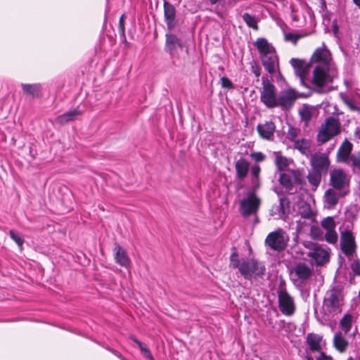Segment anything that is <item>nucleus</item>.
Here are the masks:
<instances>
[{
	"label": "nucleus",
	"mask_w": 360,
	"mask_h": 360,
	"mask_svg": "<svg viewBox=\"0 0 360 360\" xmlns=\"http://www.w3.org/2000/svg\"><path fill=\"white\" fill-rule=\"evenodd\" d=\"M243 20L246 25L254 30H258V21L255 15H252L248 13H245L242 15Z\"/></svg>",
	"instance_id": "36"
},
{
	"label": "nucleus",
	"mask_w": 360,
	"mask_h": 360,
	"mask_svg": "<svg viewBox=\"0 0 360 360\" xmlns=\"http://www.w3.org/2000/svg\"><path fill=\"white\" fill-rule=\"evenodd\" d=\"M8 234H9L11 238L21 249L25 243V239H24L22 235L15 230H10L8 232Z\"/></svg>",
	"instance_id": "37"
},
{
	"label": "nucleus",
	"mask_w": 360,
	"mask_h": 360,
	"mask_svg": "<svg viewBox=\"0 0 360 360\" xmlns=\"http://www.w3.org/2000/svg\"><path fill=\"white\" fill-rule=\"evenodd\" d=\"M278 307L282 314L286 316H292L295 311V304L293 297L288 291H284L278 295Z\"/></svg>",
	"instance_id": "12"
},
{
	"label": "nucleus",
	"mask_w": 360,
	"mask_h": 360,
	"mask_svg": "<svg viewBox=\"0 0 360 360\" xmlns=\"http://www.w3.org/2000/svg\"><path fill=\"white\" fill-rule=\"evenodd\" d=\"M332 30L335 37L339 38V25L338 20L335 18L332 21Z\"/></svg>",
	"instance_id": "53"
},
{
	"label": "nucleus",
	"mask_w": 360,
	"mask_h": 360,
	"mask_svg": "<svg viewBox=\"0 0 360 360\" xmlns=\"http://www.w3.org/2000/svg\"><path fill=\"white\" fill-rule=\"evenodd\" d=\"M322 337L314 333L307 334L306 337V342L309 349L313 352H320L321 349V342Z\"/></svg>",
	"instance_id": "26"
},
{
	"label": "nucleus",
	"mask_w": 360,
	"mask_h": 360,
	"mask_svg": "<svg viewBox=\"0 0 360 360\" xmlns=\"http://www.w3.org/2000/svg\"><path fill=\"white\" fill-rule=\"evenodd\" d=\"M277 79L279 81H283L285 82V79L283 77V75L281 74V72L280 71H278V77H277Z\"/></svg>",
	"instance_id": "62"
},
{
	"label": "nucleus",
	"mask_w": 360,
	"mask_h": 360,
	"mask_svg": "<svg viewBox=\"0 0 360 360\" xmlns=\"http://www.w3.org/2000/svg\"><path fill=\"white\" fill-rule=\"evenodd\" d=\"M340 248L347 256L352 255L356 250L354 237L351 231H345L340 235Z\"/></svg>",
	"instance_id": "15"
},
{
	"label": "nucleus",
	"mask_w": 360,
	"mask_h": 360,
	"mask_svg": "<svg viewBox=\"0 0 360 360\" xmlns=\"http://www.w3.org/2000/svg\"><path fill=\"white\" fill-rule=\"evenodd\" d=\"M322 174L312 171L309 172L307 178L309 184L312 186V190L316 191L321 181Z\"/></svg>",
	"instance_id": "32"
},
{
	"label": "nucleus",
	"mask_w": 360,
	"mask_h": 360,
	"mask_svg": "<svg viewBox=\"0 0 360 360\" xmlns=\"http://www.w3.org/2000/svg\"><path fill=\"white\" fill-rule=\"evenodd\" d=\"M298 214L304 219H311L313 212L310 205L307 202H302L298 205Z\"/></svg>",
	"instance_id": "33"
},
{
	"label": "nucleus",
	"mask_w": 360,
	"mask_h": 360,
	"mask_svg": "<svg viewBox=\"0 0 360 360\" xmlns=\"http://www.w3.org/2000/svg\"><path fill=\"white\" fill-rule=\"evenodd\" d=\"M301 296L303 299L307 300L309 297L310 291L309 289L300 288Z\"/></svg>",
	"instance_id": "58"
},
{
	"label": "nucleus",
	"mask_w": 360,
	"mask_h": 360,
	"mask_svg": "<svg viewBox=\"0 0 360 360\" xmlns=\"http://www.w3.org/2000/svg\"><path fill=\"white\" fill-rule=\"evenodd\" d=\"M236 177L243 180L248 175L250 169V162L245 158H240L235 162Z\"/></svg>",
	"instance_id": "21"
},
{
	"label": "nucleus",
	"mask_w": 360,
	"mask_h": 360,
	"mask_svg": "<svg viewBox=\"0 0 360 360\" xmlns=\"http://www.w3.org/2000/svg\"><path fill=\"white\" fill-rule=\"evenodd\" d=\"M341 288L337 285L326 292L323 298V306L329 312L336 311L340 308Z\"/></svg>",
	"instance_id": "11"
},
{
	"label": "nucleus",
	"mask_w": 360,
	"mask_h": 360,
	"mask_svg": "<svg viewBox=\"0 0 360 360\" xmlns=\"http://www.w3.org/2000/svg\"><path fill=\"white\" fill-rule=\"evenodd\" d=\"M254 45L259 52L264 69L269 74L275 73L276 68H279V58L275 47L264 37L258 38Z\"/></svg>",
	"instance_id": "3"
},
{
	"label": "nucleus",
	"mask_w": 360,
	"mask_h": 360,
	"mask_svg": "<svg viewBox=\"0 0 360 360\" xmlns=\"http://www.w3.org/2000/svg\"><path fill=\"white\" fill-rule=\"evenodd\" d=\"M221 84L223 88H226L229 89H232L234 88L233 82L225 76L221 78Z\"/></svg>",
	"instance_id": "46"
},
{
	"label": "nucleus",
	"mask_w": 360,
	"mask_h": 360,
	"mask_svg": "<svg viewBox=\"0 0 360 360\" xmlns=\"http://www.w3.org/2000/svg\"><path fill=\"white\" fill-rule=\"evenodd\" d=\"M349 345L348 341L342 336L341 332H337L333 338V346L340 352L347 350Z\"/></svg>",
	"instance_id": "27"
},
{
	"label": "nucleus",
	"mask_w": 360,
	"mask_h": 360,
	"mask_svg": "<svg viewBox=\"0 0 360 360\" xmlns=\"http://www.w3.org/2000/svg\"><path fill=\"white\" fill-rule=\"evenodd\" d=\"M164 20L169 31L173 30L178 24L176 19V10L174 6L169 1H164Z\"/></svg>",
	"instance_id": "14"
},
{
	"label": "nucleus",
	"mask_w": 360,
	"mask_h": 360,
	"mask_svg": "<svg viewBox=\"0 0 360 360\" xmlns=\"http://www.w3.org/2000/svg\"><path fill=\"white\" fill-rule=\"evenodd\" d=\"M344 102L352 110L360 111V108L358 105H356L352 99H350V98L345 99Z\"/></svg>",
	"instance_id": "51"
},
{
	"label": "nucleus",
	"mask_w": 360,
	"mask_h": 360,
	"mask_svg": "<svg viewBox=\"0 0 360 360\" xmlns=\"http://www.w3.org/2000/svg\"><path fill=\"white\" fill-rule=\"evenodd\" d=\"M310 96V92L308 94H300L292 88L281 90L276 98V107H281L283 111H289L293 107L297 98H307Z\"/></svg>",
	"instance_id": "5"
},
{
	"label": "nucleus",
	"mask_w": 360,
	"mask_h": 360,
	"mask_svg": "<svg viewBox=\"0 0 360 360\" xmlns=\"http://www.w3.org/2000/svg\"><path fill=\"white\" fill-rule=\"evenodd\" d=\"M352 325V316L349 314H345L340 321V328L344 331L345 334H347L349 332Z\"/></svg>",
	"instance_id": "34"
},
{
	"label": "nucleus",
	"mask_w": 360,
	"mask_h": 360,
	"mask_svg": "<svg viewBox=\"0 0 360 360\" xmlns=\"http://www.w3.org/2000/svg\"><path fill=\"white\" fill-rule=\"evenodd\" d=\"M81 113L80 110L77 109H74L72 110H69L63 115L58 116L56 119L57 123L60 125L65 124L70 121H72L75 119V117L79 115Z\"/></svg>",
	"instance_id": "29"
},
{
	"label": "nucleus",
	"mask_w": 360,
	"mask_h": 360,
	"mask_svg": "<svg viewBox=\"0 0 360 360\" xmlns=\"http://www.w3.org/2000/svg\"><path fill=\"white\" fill-rule=\"evenodd\" d=\"M349 166L353 174H359L360 173V153L358 152L357 153L353 154L349 160V163L345 164Z\"/></svg>",
	"instance_id": "31"
},
{
	"label": "nucleus",
	"mask_w": 360,
	"mask_h": 360,
	"mask_svg": "<svg viewBox=\"0 0 360 360\" xmlns=\"http://www.w3.org/2000/svg\"><path fill=\"white\" fill-rule=\"evenodd\" d=\"M23 93L31 96L32 98H41L42 96L41 85L39 83L35 84H21Z\"/></svg>",
	"instance_id": "23"
},
{
	"label": "nucleus",
	"mask_w": 360,
	"mask_h": 360,
	"mask_svg": "<svg viewBox=\"0 0 360 360\" xmlns=\"http://www.w3.org/2000/svg\"><path fill=\"white\" fill-rule=\"evenodd\" d=\"M262 90L260 92V101L268 108L276 107V89L267 75L262 77Z\"/></svg>",
	"instance_id": "7"
},
{
	"label": "nucleus",
	"mask_w": 360,
	"mask_h": 360,
	"mask_svg": "<svg viewBox=\"0 0 360 360\" xmlns=\"http://www.w3.org/2000/svg\"><path fill=\"white\" fill-rule=\"evenodd\" d=\"M311 235L314 239L322 240V233H320L319 229H315L314 226H311Z\"/></svg>",
	"instance_id": "54"
},
{
	"label": "nucleus",
	"mask_w": 360,
	"mask_h": 360,
	"mask_svg": "<svg viewBox=\"0 0 360 360\" xmlns=\"http://www.w3.org/2000/svg\"><path fill=\"white\" fill-rule=\"evenodd\" d=\"M251 158L256 162H262L265 160L266 155L262 152H253L250 154Z\"/></svg>",
	"instance_id": "45"
},
{
	"label": "nucleus",
	"mask_w": 360,
	"mask_h": 360,
	"mask_svg": "<svg viewBox=\"0 0 360 360\" xmlns=\"http://www.w3.org/2000/svg\"><path fill=\"white\" fill-rule=\"evenodd\" d=\"M321 226L326 231L335 229V222L333 217H327L325 218L321 222Z\"/></svg>",
	"instance_id": "40"
},
{
	"label": "nucleus",
	"mask_w": 360,
	"mask_h": 360,
	"mask_svg": "<svg viewBox=\"0 0 360 360\" xmlns=\"http://www.w3.org/2000/svg\"><path fill=\"white\" fill-rule=\"evenodd\" d=\"M250 69L252 72L255 75V77L257 78V82H258L261 75V68L258 65L257 62L253 60L250 63Z\"/></svg>",
	"instance_id": "42"
},
{
	"label": "nucleus",
	"mask_w": 360,
	"mask_h": 360,
	"mask_svg": "<svg viewBox=\"0 0 360 360\" xmlns=\"http://www.w3.org/2000/svg\"><path fill=\"white\" fill-rule=\"evenodd\" d=\"M290 63L298 77H304L307 74L309 63H306L304 60L292 58L290 59Z\"/></svg>",
	"instance_id": "24"
},
{
	"label": "nucleus",
	"mask_w": 360,
	"mask_h": 360,
	"mask_svg": "<svg viewBox=\"0 0 360 360\" xmlns=\"http://www.w3.org/2000/svg\"><path fill=\"white\" fill-rule=\"evenodd\" d=\"M300 115L302 120L309 121L311 118V112L308 108H304L300 112Z\"/></svg>",
	"instance_id": "49"
},
{
	"label": "nucleus",
	"mask_w": 360,
	"mask_h": 360,
	"mask_svg": "<svg viewBox=\"0 0 360 360\" xmlns=\"http://www.w3.org/2000/svg\"><path fill=\"white\" fill-rule=\"evenodd\" d=\"M351 177L342 168H333L330 171L329 185L337 191L349 193Z\"/></svg>",
	"instance_id": "6"
},
{
	"label": "nucleus",
	"mask_w": 360,
	"mask_h": 360,
	"mask_svg": "<svg viewBox=\"0 0 360 360\" xmlns=\"http://www.w3.org/2000/svg\"><path fill=\"white\" fill-rule=\"evenodd\" d=\"M275 164L278 172L285 170L288 166L287 158L282 155L276 157Z\"/></svg>",
	"instance_id": "39"
},
{
	"label": "nucleus",
	"mask_w": 360,
	"mask_h": 360,
	"mask_svg": "<svg viewBox=\"0 0 360 360\" xmlns=\"http://www.w3.org/2000/svg\"><path fill=\"white\" fill-rule=\"evenodd\" d=\"M184 47V42L181 38L172 33L171 31L165 34V51L169 54L171 58L178 56L179 50H182Z\"/></svg>",
	"instance_id": "10"
},
{
	"label": "nucleus",
	"mask_w": 360,
	"mask_h": 360,
	"mask_svg": "<svg viewBox=\"0 0 360 360\" xmlns=\"http://www.w3.org/2000/svg\"><path fill=\"white\" fill-rule=\"evenodd\" d=\"M290 204V201L289 198L286 196H281L279 198V204L274 205L272 206L270 210V214L271 216H278L279 217H282L285 215V207H289Z\"/></svg>",
	"instance_id": "22"
},
{
	"label": "nucleus",
	"mask_w": 360,
	"mask_h": 360,
	"mask_svg": "<svg viewBox=\"0 0 360 360\" xmlns=\"http://www.w3.org/2000/svg\"><path fill=\"white\" fill-rule=\"evenodd\" d=\"M124 15L122 14L120 19H119V24H118V29L119 30H125V27H124Z\"/></svg>",
	"instance_id": "57"
},
{
	"label": "nucleus",
	"mask_w": 360,
	"mask_h": 360,
	"mask_svg": "<svg viewBox=\"0 0 360 360\" xmlns=\"http://www.w3.org/2000/svg\"><path fill=\"white\" fill-rule=\"evenodd\" d=\"M310 63H316L317 65L313 70L312 84L319 89H322L329 83H332L338 75V70L332 63L330 50L323 43V46L317 48L311 57Z\"/></svg>",
	"instance_id": "1"
},
{
	"label": "nucleus",
	"mask_w": 360,
	"mask_h": 360,
	"mask_svg": "<svg viewBox=\"0 0 360 360\" xmlns=\"http://www.w3.org/2000/svg\"><path fill=\"white\" fill-rule=\"evenodd\" d=\"M313 269L310 268L304 262H299L294 267V271L298 278L307 280L312 274Z\"/></svg>",
	"instance_id": "25"
},
{
	"label": "nucleus",
	"mask_w": 360,
	"mask_h": 360,
	"mask_svg": "<svg viewBox=\"0 0 360 360\" xmlns=\"http://www.w3.org/2000/svg\"><path fill=\"white\" fill-rule=\"evenodd\" d=\"M298 130L297 129L290 126L288 131V139L291 141H295V139L297 136Z\"/></svg>",
	"instance_id": "47"
},
{
	"label": "nucleus",
	"mask_w": 360,
	"mask_h": 360,
	"mask_svg": "<svg viewBox=\"0 0 360 360\" xmlns=\"http://www.w3.org/2000/svg\"><path fill=\"white\" fill-rule=\"evenodd\" d=\"M312 252L309 256L314 261L316 266H321L329 261V254L317 243L312 244Z\"/></svg>",
	"instance_id": "18"
},
{
	"label": "nucleus",
	"mask_w": 360,
	"mask_h": 360,
	"mask_svg": "<svg viewBox=\"0 0 360 360\" xmlns=\"http://www.w3.org/2000/svg\"><path fill=\"white\" fill-rule=\"evenodd\" d=\"M114 259L117 264L125 268L131 264V259L126 250L117 243L115 244L114 248Z\"/></svg>",
	"instance_id": "19"
},
{
	"label": "nucleus",
	"mask_w": 360,
	"mask_h": 360,
	"mask_svg": "<svg viewBox=\"0 0 360 360\" xmlns=\"http://www.w3.org/2000/svg\"><path fill=\"white\" fill-rule=\"evenodd\" d=\"M284 291H288L286 288V283L285 281L283 279H281L279 282V285L277 290L278 295L281 294V292H283Z\"/></svg>",
	"instance_id": "56"
},
{
	"label": "nucleus",
	"mask_w": 360,
	"mask_h": 360,
	"mask_svg": "<svg viewBox=\"0 0 360 360\" xmlns=\"http://www.w3.org/2000/svg\"><path fill=\"white\" fill-rule=\"evenodd\" d=\"M302 36L301 34H293L291 32L285 33V40L287 41H291L294 45L297 44L298 39Z\"/></svg>",
	"instance_id": "43"
},
{
	"label": "nucleus",
	"mask_w": 360,
	"mask_h": 360,
	"mask_svg": "<svg viewBox=\"0 0 360 360\" xmlns=\"http://www.w3.org/2000/svg\"><path fill=\"white\" fill-rule=\"evenodd\" d=\"M353 144L346 138L337 152L336 162L342 164L349 163V160L353 155Z\"/></svg>",
	"instance_id": "16"
},
{
	"label": "nucleus",
	"mask_w": 360,
	"mask_h": 360,
	"mask_svg": "<svg viewBox=\"0 0 360 360\" xmlns=\"http://www.w3.org/2000/svg\"><path fill=\"white\" fill-rule=\"evenodd\" d=\"M338 233L335 229L326 231L325 239L328 243L335 244L338 242Z\"/></svg>",
	"instance_id": "41"
},
{
	"label": "nucleus",
	"mask_w": 360,
	"mask_h": 360,
	"mask_svg": "<svg viewBox=\"0 0 360 360\" xmlns=\"http://www.w3.org/2000/svg\"><path fill=\"white\" fill-rule=\"evenodd\" d=\"M119 32L120 34V38L122 39V41L125 44L127 43V39H126V35H125V30H119Z\"/></svg>",
	"instance_id": "61"
},
{
	"label": "nucleus",
	"mask_w": 360,
	"mask_h": 360,
	"mask_svg": "<svg viewBox=\"0 0 360 360\" xmlns=\"http://www.w3.org/2000/svg\"><path fill=\"white\" fill-rule=\"evenodd\" d=\"M110 352L112 353L115 356H116L117 357H118L119 359H120L121 360H127V359H125L120 352H118L117 350H110Z\"/></svg>",
	"instance_id": "60"
},
{
	"label": "nucleus",
	"mask_w": 360,
	"mask_h": 360,
	"mask_svg": "<svg viewBox=\"0 0 360 360\" xmlns=\"http://www.w3.org/2000/svg\"><path fill=\"white\" fill-rule=\"evenodd\" d=\"M295 142V148H296L297 150H298L299 151H300L302 153H305L306 150H309V142L304 139H298Z\"/></svg>",
	"instance_id": "38"
},
{
	"label": "nucleus",
	"mask_w": 360,
	"mask_h": 360,
	"mask_svg": "<svg viewBox=\"0 0 360 360\" xmlns=\"http://www.w3.org/2000/svg\"><path fill=\"white\" fill-rule=\"evenodd\" d=\"M252 191L255 193L261 186L260 177H251Z\"/></svg>",
	"instance_id": "48"
},
{
	"label": "nucleus",
	"mask_w": 360,
	"mask_h": 360,
	"mask_svg": "<svg viewBox=\"0 0 360 360\" xmlns=\"http://www.w3.org/2000/svg\"><path fill=\"white\" fill-rule=\"evenodd\" d=\"M129 339L138 345L142 354L146 358L148 359L149 360H155L150 351L146 347V345L143 342L136 339L134 335H131L129 337Z\"/></svg>",
	"instance_id": "35"
},
{
	"label": "nucleus",
	"mask_w": 360,
	"mask_h": 360,
	"mask_svg": "<svg viewBox=\"0 0 360 360\" xmlns=\"http://www.w3.org/2000/svg\"><path fill=\"white\" fill-rule=\"evenodd\" d=\"M30 155L32 158V159H34L35 155H37V152L34 153L32 147H30Z\"/></svg>",
	"instance_id": "63"
},
{
	"label": "nucleus",
	"mask_w": 360,
	"mask_h": 360,
	"mask_svg": "<svg viewBox=\"0 0 360 360\" xmlns=\"http://www.w3.org/2000/svg\"><path fill=\"white\" fill-rule=\"evenodd\" d=\"M352 2L360 8V0H352Z\"/></svg>",
	"instance_id": "64"
},
{
	"label": "nucleus",
	"mask_w": 360,
	"mask_h": 360,
	"mask_svg": "<svg viewBox=\"0 0 360 360\" xmlns=\"http://www.w3.org/2000/svg\"><path fill=\"white\" fill-rule=\"evenodd\" d=\"M261 172V168L259 165H254L250 169L251 177H259V174Z\"/></svg>",
	"instance_id": "52"
},
{
	"label": "nucleus",
	"mask_w": 360,
	"mask_h": 360,
	"mask_svg": "<svg viewBox=\"0 0 360 360\" xmlns=\"http://www.w3.org/2000/svg\"><path fill=\"white\" fill-rule=\"evenodd\" d=\"M278 182L289 194H294L296 192L292 191L293 188V183L290 174L281 173L278 178Z\"/></svg>",
	"instance_id": "28"
},
{
	"label": "nucleus",
	"mask_w": 360,
	"mask_h": 360,
	"mask_svg": "<svg viewBox=\"0 0 360 360\" xmlns=\"http://www.w3.org/2000/svg\"><path fill=\"white\" fill-rule=\"evenodd\" d=\"M351 269L354 274L356 276H360V261L355 259L351 264Z\"/></svg>",
	"instance_id": "50"
},
{
	"label": "nucleus",
	"mask_w": 360,
	"mask_h": 360,
	"mask_svg": "<svg viewBox=\"0 0 360 360\" xmlns=\"http://www.w3.org/2000/svg\"><path fill=\"white\" fill-rule=\"evenodd\" d=\"M260 203L261 200L255 193H248L247 197L240 201L239 212L245 218L252 214H256L259 210Z\"/></svg>",
	"instance_id": "8"
},
{
	"label": "nucleus",
	"mask_w": 360,
	"mask_h": 360,
	"mask_svg": "<svg viewBox=\"0 0 360 360\" xmlns=\"http://www.w3.org/2000/svg\"><path fill=\"white\" fill-rule=\"evenodd\" d=\"M265 243L271 250L277 251H282L285 250L287 245L284 236L282 233V230L281 229L269 233Z\"/></svg>",
	"instance_id": "13"
},
{
	"label": "nucleus",
	"mask_w": 360,
	"mask_h": 360,
	"mask_svg": "<svg viewBox=\"0 0 360 360\" xmlns=\"http://www.w3.org/2000/svg\"><path fill=\"white\" fill-rule=\"evenodd\" d=\"M294 183L297 185H304L306 184L305 180L302 178L301 174L298 171L292 170Z\"/></svg>",
	"instance_id": "44"
},
{
	"label": "nucleus",
	"mask_w": 360,
	"mask_h": 360,
	"mask_svg": "<svg viewBox=\"0 0 360 360\" xmlns=\"http://www.w3.org/2000/svg\"><path fill=\"white\" fill-rule=\"evenodd\" d=\"M81 113L80 110L77 109H74L72 110H69L63 115L58 116L56 119L57 123L60 125L65 124L70 121H72L75 119V117L79 115Z\"/></svg>",
	"instance_id": "30"
},
{
	"label": "nucleus",
	"mask_w": 360,
	"mask_h": 360,
	"mask_svg": "<svg viewBox=\"0 0 360 360\" xmlns=\"http://www.w3.org/2000/svg\"><path fill=\"white\" fill-rule=\"evenodd\" d=\"M230 267L238 269L240 274L248 281H252L253 279L262 278L266 274V267L264 264L256 259L250 258L243 260L240 263L239 255L237 248L233 246L231 248V254L230 256Z\"/></svg>",
	"instance_id": "2"
},
{
	"label": "nucleus",
	"mask_w": 360,
	"mask_h": 360,
	"mask_svg": "<svg viewBox=\"0 0 360 360\" xmlns=\"http://www.w3.org/2000/svg\"><path fill=\"white\" fill-rule=\"evenodd\" d=\"M310 164L313 171L325 176L328 172L330 161L328 154L316 152L311 155Z\"/></svg>",
	"instance_id": "9"
},
{
	"label": "nucleus",
	"mask_w": 360,
	"mask_h": 360,
	"mask_svg": "<svg viewBox=\"0 0 360 360\" xmlns=\"http://www.w3.org/2000/svg\"><path fill=\"white\" fill-rule=\"evenodd\" d=\"M321 8L322 9L323 11H326V13L323 16V20H328V22L330 21V13H328V11H327V6H326V1L325 0H322L321 1Z\"/></svg>",
	"instance_id": "55"
},
{
	"label": "nucleus",
	"mask_w": 360,
	"mask_h": 360,
	"mask_svg": "<svg viewBox=\"0 0 360 360\" xmlns=\"http://www.w3.org/2000/svg\"><path fill=\"white\" fill-rule=\"evenodd\" d=\"M316 360H332L330 356H327L323 352H321V355L316 358Z\"/></svg>",
	"instance_id": "59"
},
{
	"label": "nucleus",
	"mask_w": 360,
	"mask_h": 360,
	"mask_svg": "<svg viewBox=\"0 0 360 360\" xmlns=\"http://www.w3.org/2000/svg\"><path fill=\"white\" fill-rule=\"evenodd\" d=\"M276 126L275 124L270 121L266 122L264 124H259L257 130L259 136L266 140H271L274 137Z\"/></svg>",
	"instance_id": "20"
},
{
	"label": "nucleus",
	"mask_w": 360,
	"mask_h": 360,
	"mask_svg": "<svg viewBox=\"0 0 360 360\" xmlns=\"http://www.w3.org/2000/svg\"><path fill=\"white\" fill-rule=\"evenodd\" d=\"M348 194V191H337L331 187L326 191L323 202L328 208H333L338 205L340 198H344Z\"/></svg>",
	"instance_id": "17"
},
{
	"label": "nucleus",
	"mask_w": 360,
	"mask_h": 360,
	"mask_svg": "<svg viewBox=\"0 0 360 360\" xmlns=\"http://www.w3.org/2000/svg\"><path fill=\"white\" fill-rule=\"evenodd\" d=\"M340 131L341 124L339 119L330 116L326 119L325 123L321 125L317 135V140L321 143H324L333 136L339 134Z\"/></svg>",
	"instance_id": "4"
}]
</instances>
